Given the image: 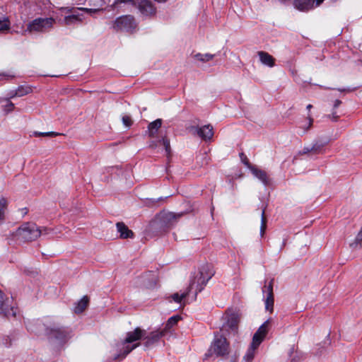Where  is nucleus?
Listing matches in <instances>:
<instances>
[{
	"label": "nucleus",
	"mask_w": 362,
	"mask_h": 362,
	"mask_svg": "<svg viewBox=\"0 0 362 362\" xmlns=\"http://www.w3.org/2000/svg\"><path fill=\"white\" fill-rule=\"evenodd\" d=\"M30 90V88H24V87H19L17 90L15 91H12L10 93V98L13 97H22L26 94H28Z\"/></svg>",
	"instance_id": "obj_25"
},
{
	"label": "nucleus",
	"mask_w": 362,
	"mask_h": 362,
	"mask_svg": "<svg viewBox=\"0 0 362 362\" xmlns=\"http://www.w3.org/2000/svg\"><path fill=\"white\" fill-rule=\"evenodd\" d=\"M216 356H224L228 354V344L222 336L216 335L213 344L209 350Z\"/></svg>",
	"instance_id": "obj_10"
},
{
	"label": "nucleus",
	"mask_w": 362,
	"mask_h": 362,
	"mask_svg": "<svg viewBox=\"0 0 362 362\" xmlns=\"http://www.w3.org/2000/svg\"><path fill=\"white\" fill-rule=\"evenodd\" d=\"M146 334V330L136 327L134 331L127 333L125 339L119 345V354L115 356L116 359H122L132 350L140 345L139 342L134 343L143 339Z\"/></svg>",
	"instance_id": "obj_1"
},
{
	"label": "nucleus",
	"mask_w": 362,
	"mask_h": 362,
	"mask_svg": "<svg viewBox=\"0 0 362 362\" xmlns=\"http://www.w3.org/2000/svg\"><path fill=\"white\" fill-rule=\"evenodd\" d=\"M156 1L159 2V3H163V2L166 1V0H156Z\"/></svg>",
	"instance_id": "obj_42"
},
{
	"label": "nucleus",
	"mask_w": 362,
	"mask_h": 362,
	"mask_svg": "<svg viewBox=\"0 0 362 362\" xmlns=\"http://www.w3.org/2000/svg\"><path fill=\"white\" fill-rule=\"evenodd\" d=\"M49 229L47 228H39L36 224L25 223L16 230V236L18 239L28 242L36 240L40 235L49 233Z\"/></svg>",
	"instance_id": "obj_3"
},
{
	"label": "nucleus",
	"mask_w": 362,
	"mask_h": 362,
	"mask_svg": "<svg viewBox=\"0 0 362 362\" xmlns=\"http://www.w3.org/2000/svg\"><path fill=\"white\" fill-rule=\"evenodd\" d=\"M240 156L242 157V156H244V154H243V153H241V154H240Z\"/></svg>",
	"instance_id": "obj_44"
},
{
	"label": "nucleus",
	"mask_w": 362,
	"mask_h": 362,
	"mask_svg": "<svg viewBox=\"0 0 362 362\" xmlns=\"http://www.w3.org/2000/svg\"><path fill=\"white\" fill-rule=\"evenodd\" d=\"M165 332L162 330H155L153 332H151L149 334H147L146 332L145 336L143 338L144 345L146 348H149L152 346H153L155 344L158 342L160 339L164 336Z\"/></svg>",
	"instance_id": "obj_12"
},
{
	"label": "nucleus",
	"mask_w": 362,
	"mask_h": 362,
	"mask_svg": "<svg viewBox=\"0 0 362 362\" xmlns=\"http://www.w3.org/2000/svg\"><path fill=\"white\" fill-rule=\"evenodd\" d=\"M46 330L49 337L56 339L59 341H65L71 337V329L58 324H53L47 327Z\"/></svg>",
	"instance_id": "obj_6"
},
{
	"label": "nucleus",
	"mask_w": 362,
	"mask_h": 362,
	"mask_svg": "<svg viewBox=\"0 0 362 362\" xmlns=\"http://www.w3.org/2000/svg\"><path fill=\"white\" fill-rule=\"evenodd\" d=\"M33 135L35 136H55L59 135V133L55 132H33Z\"/></svg>",
	"instance_id": "obj_31"
},
{
	"label": "nucleus",
	"mask_w": 362,
	"mask_h": 362,
	"mask_svg": "<svg viewBox=\"0 0 362 362\" xmlns=\"http://www.w3.org/2000/svg\"><path fill=\"white\" fill-rule=\"evenodd\" d=\"M194 281H191L189 284V287L187 288L186 291L182 292V293H175L172 296V298L173 300L176 303H180L182 300L186 298V296L189 294V293L192 290L194 289Z\"/></svg>",
	"instance_id": "obj_20"
},
{
	"label": "nucleus",
	"mask_w": 362,
	"mask_h": 362,
	"mask_svg": "<svg viewBox=\"0 0 362 362\" xmlns=\"http://www.w3.org/2000/svg\"><path fill=\"white\" fill-rule=\"evenodd\" d=\"M267 227V219L264 216V210L262 212V218H261V227H260V235L261 236L264 235V231Z\"/></svg>",
	"instance_id": "obj_30"
},
{
	"label": "nucleus",
	"mask_w": 362,
	"mask_h": 362,
	"mask_svg": "<svg viewBox=\"0 0 362 362\" xmlns=\"http://www.w3.org/2000/svg\"><path fill=\"white\" fill-rule=\"evenodd\" d=\"M89 303V298L87 296H83L74 308L75 313H81L87 308Z\"/></svg>",
	"instance_id": "obj_23"
},
{
	"label": "nucleus",
	"mask_w": 362,
	"mask_h": 362,
	"mask_svg": "<svg viewBox=\"0 0 362 362\" xmlns=\"http://www.w3.org/2000/svg\"><path fill=\"white\" fill-rule=\"evenodd\" d=\"M117 232L119 233L121 238H133L134 233L128 228V227L122 222H118L116 224Z\"/></svg>",
	"instance_id": "obj_17"
},
{
	"label": "nucleus",
	"mask_w": 362,
	"mask_h": 362,
	"mask_svg": "<svg viewBox=\"0 0 362 362\" xmlns=\"http://www.w3.org/2000/svg\"><path fill=\"white\" fill-rule=\"evenodd\" d=\"M162 125V119H157L155 121L151 122L148 126V136L151 138L155 137L158 129Z\"/></svg>",
	"instance_id": "obj_21"
},
{
	"label": "nucleus",
	"mask_w": 362,
	"mask_h": 362,
	"mask_svg": "<svg viewBox=\"0 0 362 362\" xmlns=\"http://www.w3.org/2000/svg\"><path fill=\"white\" fill-rule=\"evenodd\" d=\"M274 279H271L268 283L267 281L262 288L263 298L265 304L266 310L272 313L274 310V292H273Z\"/></svg>",
	"instance_id": "obj_7"
},
{
	"label": "nucleus",
	"mask_w": 362,
	"mask_h": 362,
	"mask_svg": "<svg viewBox=\"0 0 362 362\" xmlns=\"http://www.w3.org/2000/svg\"><path fill=\"white\" fill-rule=\"evenodd\" d=\"M214 272L212 270L211 266L205 265L203 266L199 273V276L196 277L191 281H194V289L196 295L197 293L201 292L204 288V286L206 284L208 281L214 276Z\"/></svg>",
	"instance_id": "obj_5"
},
{
	"label": "nucleus",
	"mask_w": 362,
	"mask_h": 362,
	"mask_svg": "<svg viewBox=\"0 0 362 362\" xmlns=\"http://www.w3.org/2000/svg\"><path fill=\"white\" fill-rule=\"evenodd\" d=\"M312 107H313L312 105H307V109L310 110V108H312Z\"/></svg>",
	"instance_id": "obj_43"
},
{
	"label": "nucleus",
	"mask_w": 362,
	"mask_h": 362,
	"mask_svg": "<svg viewBox=\"0 0 362 362\" xmlns=\"http://www.w3.org/2000/svg\"><path fill=\"white\" fill-rule=\"evenodd\" d=\"M7 206L6 200L4 198L0 199V222L4 221L5 211Z\"/></svg>",
	"instance_id": "obj_29"
},
{
	"label": "nucleus",
	"mask_w": 362,
	"mask_h": 362,
	"mask_svg": "<svg viewBox=\"0 0 362 362\" xmlns=\"http://www.w3.org/2000/svg\"><path fill=\"white\" fill-rule=\"evenodd\" d=\"M14 109V104L11 102H8L5 106H4V110L6 112H10Z\"/></svg>",
	"instance_id": "obj_36"
},
{
	"label": "nucleus",
	"mask_w": 362,
	"mask_h": 362,
	"mask_svg": "<svg viewBox=\"0 0 362 362\" xmlns=\"http://www.w3.org/2000/svg\"><path fill=\"white\" fill-rule=\"evenodd\" d=\"M214 56H215L214 54H209V53H206V54L197 53L194 55V58L198 61L202 62H209L210 60L213 59Z\"/></svg>",
	"instance_id": "obj_26"
},
{
	"label": "nucleus",
	"mask_w": 362,
	"mask_h": 362,
	"mask_svg": "<svg viewBox=\"0 0 362 362\" xmlns=\"http://www.w3.org/2000/svg\"><path fill=\"white\" fill-rule=\"evenodd\" d=\"M137 8L144 16H148L156 13V8L153 4L148 0H141L137 5Z\"/></svg>",
	"instance_id": "obj_14"
},
{
	"label": "nucleus",
	"mask_w": 362,
	"mask_h": 362,
	"mask_svg": "<svg viewBox=\"0 0 362 362\" xmlns=\"http://www.w3.org/2000/svg\"><path fill=\"white\" fill-rule=\"evenodd\" d=\"M181 319L180 316L179 315H175L171 317H170L165 326V328L163 329L164 332H165L168 329H170L172 327H173L175 325L177 324V322Z\"/></svg>",
	"instance_id": "obj_27"
},
{
	"label": "nucleus",
	"mask_w": 362,
	"mask_h": 362,
	"mask_svg": "<svg viewBox=\"0 0 362 362\" xmlns=\"http://www.w3.org/2000/svg\"><path fill=\"white\" fill-rule=\"evenodd\" d=\"M242 159H243V162H244L245 164V163L247 161L248 162V160H247V158L245 156V159H244V157H242Z\"/></svg>",
	"instance_id": "obj_41"
},
{
	"label": "nucleus",
	"mask_w": 362,
	"mask_h": 362,
	"mask_svg": "<svg viewBox=\"0 0 362 362\" xmlns=\"http://www.w3.org/2000/svg\"><path fill=\"white\" fill-rule=\"evenodd\" d=\"M122 122L127 127H129L132 124V120L129 116L125 115L122 117Z\"/></svg>",
	"instance_id": "obj_35"
},
{
	"label": "nucleus",
	"mask_w": 362,
	"mask_h": 362,
	"mask_svg": "<svg viewBox=\"0 0 362 362\" xmlns=\"http://www.w3.org/2000/svg\"><path fill=\"white\" fill-rule=\"evenodd\" d=\"M313 122V119L311 117L308 118V127H303L304 129L303 132H306L308 129L310 128Z\"/></svg>",
	"instance_id": "obj_37"
},
{
	"label": "nucleus",
	"mask_w": 362,
	"mask_h": 362,
	"mask_svg": "<svg viewBox=\"0 0 362 362\" xmlns=\"http://www.w3.org/2000/svg\"><path fill=\"white\" fill-rule=\"evenodd\" d=\"M291 362H294V359H293Z\"/></svg>",
	"instance_id": "obj_45"
},
{
	"label": "nucleus",
	"mask_w": 362,
	"mask_h": 362,
	"mask_svg": "<svg viewBox=\"0 0 362 362\" xmlns=\"http://www.w3.org/2000/svg\"><path fill=\"white\" fill-rule=\"evenodd\" d=\"M162 144L167 154L170 152V141L166 138H163L158 141H151L149 144V147L151 148H156L158 145Z\"/></svg>",
	"instance_id": "obj_22"
},
{
	"label": "nucleus",
	"mask_w": 362,
	"mask_h": 362,
	"mask_svg": "<svg viewBox=\"0 0 362 362\" xmlns=\"http://www.w3.org/2000/svg\"><path fill=\"white\" fill-rule=\"evenodd\" d=\"M320 148V146L317 144H314L311 148L305 147L303 150V153H308L310 151L317 152Z\"/></svg>",
	"instance_id": "obj_34"
},
{
	"label": "nucleus",
	"mask_w": 362,
	"mask_h": 362,
	"mask_svg": "<svg viewBox=\"0 0 362 362\" xmlns=\"http://www.w3.org/2000/svg\"><path fill=\"white\" fill-rule=\"evenodd\" d=\"M182 214H175L173 212H167L163 214L164 221L171 223L173 221L179 218Z\"/></svg>",
	"instance_id": "obj_28"
},
{
	"label": "nucleus",
	"mask_w": 362,
	"mask_h": 362,
	"mask_svg": "<svg viewBox=\"0 0 362 362\" xmlns=\"http://www.w3.org/2000/svg\"><path fill=\"white\" fill-rule=\"evenodd\" d=\"M81 21V18L77 14H72L64 18V22L66 25H71Z\"/></svg>",
	"instance_id": "obj_24"
},
{
	"label": "nucleus",
	"mask_w": 362,
	"mask_h": 362,
	"mask_svg": "<svg viewBox=\"0 0 362 362\" xmlns=\"http://www.w3.org/2000/svg\"><path fill=\"white\" fill-rule=\"evenodd\" d=\"M16 310L17 308L13 305V300L5 297L0 291V314L7 317H15L16 315Z\"/></svg>",
	"instance_id": "obj_8"
},
{
	"label": "nucleus",
	"mask_w": 362,
	"mask_h": 362,
	"mask_svg": "<svg viewBox=\"0 0 362 362\" xmlns=\"http://www.w3.org/2000/svg\"><path fill=\"white\" fill-rule=\"evenodd\" d=\"M271 319L265 321L254 334L252 341L245 355L243 357V362H252L256 354V351L260 344L264 339L269 328Z\"/></svg>",
	"instance_id": "obj_2"
},
{
	"label": "nucleus",
	"mask_w": 362,
	"mask_h": 362,
	"mask_svg": "<svg viewBox=\"0 0 362 362\" xmlns=\"http://www.w3.org/2000/svg\"><path fill=\"white\" fill-rule=\"evenodd\" d=\"M242 159H243V162H244L245 164V163L247 161L248 162V160H247V158L245 156V159H244V157H242Z\"/></svg>",
	"instance_id": "obj_40"
},
{
	"label": "nucleus",
	"mask_w": 362,
	"mask_h": 362,
	"mask_svg": "<svg viewBox=\"0 0 362 362\" xmlns=\"http://www.w3.org/2000/svg\"><path fill=\"white\" fill-rule=\"evenodd\" d=\"M190 132L206 141H210L214 136L213 127L211 124L204 125L202 127H192Z\"/></svg>",
	"instance_id": "obj_11"
},
{
	"label": "nucleus",
	"mask_w": 362,
	"mask_h": 362,
	"mask_svg": "<svg viewBox=\"0 0 362 362\" xmlns=\"http://www.w3.org/2000/svg\"><path fill=\"white\" fill-rule=\"evenodd\" d=\"M136 27L134 19L132 16H123L117 18L113 25L116 30L132 31Z\"/></svg>",
	"instance_id": "obj_9"
},
{
	"label": "nucleus",
	"mask_w": 362,
	"mask_h": 362,
	"mask_svg": "<svg viewBox=\"0 0 362 362\" xmlns=\"http://www.w3.org/2000/svg\"><path fill=\"white\" fill-rule=\"evenodd\" d=\"M260 62L269 67H273L275 64L274 63V58L270 55L269 53L264 52V51H259L257 53Z\"/></svg>",
	"instance_id": "obj_19"
},
{
	"label": "nucleus",
	"mask_w": 362,
	"mask_h": 362,
	"mask_svg": "<svg viewBox=\"0 0 362 362\" xmlns=\"http://www.w3.org/2000/svg\"><path fill=\"white\" fill-rule=\"evenodd\" d=\"M245 165L251 170L252 173L258 178L264 185H267L269 182L267 173L261 169H259L253 165H251L249 162H246Z\"/></svg>",
	"instance_id": "obj_15"
},
{
	"label": "nucleus",
	"mask_w": 362,
	"mask_h": 362,
	"mask_svg": "<svg viewBox=\"0 0 362 362\" xmlns=\"http://www.w3.org/2000/svg\"><path fill=\"white\" fill-rule=\"evenodd\" d=\"M238 320L235 315H230L223 325V330L228 331L229 334L235 335L238 329Z\"/></svg>",
	"instance_id": "obj_16"
},
{
	"label": "nucleus",
	"mask_w": 362,
	"mask_h": 362,
	"mask_svg": "<svg viewBox=\"0 0 362 362\" xmlns=\"http://www.w3.org/2000/svg\"><path fill=\"white\" fill-rule=\"evenodd\" d=\"M10 28V23L7 18L0 20V32L8 30Z\"/></svg>",
	"instance_id": "obj_33"
},
{
	"label": "nucleus",
	"mask_w": 362,
	"mask_h": 362,
	"mask_svg": "<svg viewBox=\"0 0 362 362\" xmlns=\"http://www.w3.org/2000/svg\"><path fill=\"white\" fill-rule=\"evenodd\" d=\"M324 0H295L294 6L300 11H308L315 6H320Z\"/></svg>",
	"instance_id": "obj_13"
},
{
	"label": "nucleus",
	"mask_w": 362,
	"mask_h": 362,
	"mask_svg": "<svg viewBox=\"0 0 362 362\" xmlns=\"http://www.w3.org/2000/svg\"><path fill=\"white\" fill-rule=\"evenodd\" d=\"M341 104V101L339 100H336L334 101V107L336 108Z\"/></svg>",
	"instance_id": "obj_38"
},
{
	"label": "nucleus",
	"mask_w": 362,
	"mask_h": 362,
	"mask_svg": "<svg viewBox=\"0 0 362 362\" xmlns=\"http://www.w3.org/2000/svg\"><path fill=\"white\" fill-rule=\"evenodd\" d=\"M124 4L132 6H136V3L134 0H115L113 5L115 6H119V4Z\"/></svg>",
	"instance_id": "obj_32"
},
{
	"label": "nucleus",
	"mask_w": 362,
	"mask_h": 362,
	"mask_svg": "<svg viewBox=\"0 0 362 362\" xmlns=\"http://www.w3.org/2000/svg\"><path fill=\"white\" fill-rule=\"evenodd\" d=\"M55 23L53 18H37L28 24L27 30L30 33H47Z\"/></svg>",
	"instance_id": "obj_4"
},
{
	"label": "nucleus",
	"mask_w": 362,
	"mask_h": 362,
	"mask_svg": "<svg viewBox=\"0 0 362 362\" xmlns=\"http://www.w3.org/2000/svg\"><path fill=\"white\" fill-rule=\"evenodd\" d=\"M90 6H92L93 8H83V10L90 13H95L102 11V7L105 4V0H87Z\"/></svg>",
	"instance_id": "obj_18"
},
{
	"label": "nucleus",
	"mask_w": 362,
	"mask_h": 362,
	"mask_svg": "<svg viewBox=\"0 0 362 362\" xmlns=\"http://www.w3.org/2000/svg\"><path fill=\"white\" fill-rule=\"evenodd\" d=\"M338 90H339L340 92H351V90L350 88H342V89H340L339 88Z\"/></svg>",
	"instance_id": "obj_39"
}]
</instances>
